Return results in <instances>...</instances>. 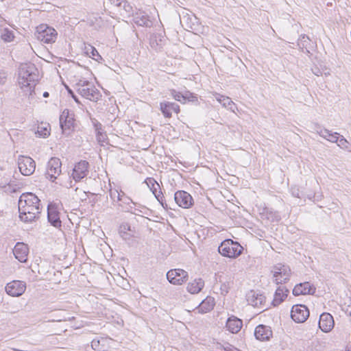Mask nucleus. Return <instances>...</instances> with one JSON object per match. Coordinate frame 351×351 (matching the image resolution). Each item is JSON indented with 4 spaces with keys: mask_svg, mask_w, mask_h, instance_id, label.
<instances>
[{
    "mask_svg": "<svg viewBox=\"0 0 351 351\" xmlns=\"http://www.w3.org/2000/svg\"><path fill=\"white\" fill-rule=\"evenodd\" d=\"M42 206L40 200L32 193H23L19 199L20 219L25 223H32L39 218Z\"/></svg>",
    "mask_w": 351,
    "mask_h": 351,
    "instance_id": "obj_1",
    "label": "nucleus"
},
{
    "mask_svg": "<svg viewBox=\"0 0 351 351\" xmlns=\"http://www.w3.org/2000/svg\"><path fill=\"white\" fill-rule=\"evenodd\" d=\"M38 70L31 62L21 64L19 68V83L26 95L32 97L38 81Z\"/></svg>",
    "mask_w": 351,
    "mask_h": 351,
    "instance_id": "obj_2",
    "label": "nucleus"
},
{
    "mask_svg": "<svg viewBox=\"0 0 351 351\" xmlns=\"http://www.w3.org/2000/svg\"><path fill=\"white\" fill-rule=\"evenodd\" d=\"M243 251V247L237 242L230 239L223 241L218 247V252L223 256L236 258Z\"/></svg>",
    "mask_w": 351,
    "mask_h": 351,
    "instance_id": "obj_3",
    "label": "nucleus"
},
{
    "mask_svg": "<svg viewBox=\"0 0 351 351\" xmlns=\"http://www.w3.org/2000/svg\"><path fill=\"white\" fill-rule=\"evenodd\" d=\"M271 273L274 282L276 285L287 283L291 278V270L289 265L277 263L271 267Z\"/></svg>",
    "mask_w": 351,
    "mask_h": 351,
    "instance_id": "obj_4",
    "label": "nucleus"
},
{
    "mask_svg": "<svg viewBox=\"0 0 351 351\" xmlns=\"http://www.w3.org/2000/svg\"><path fill=\"white\" fill-rule=\"evenodd\" d=\"M60 126L62 134L69 136L75 130V114L69 109H64L60 116Z\"/></svg>",
    "mask_w": 351,
    "mask_h": 351,
    "instance_id": "obj_5",
    "label": "nucleus"
},
{
    "mask_svg": "<svg viewBox=\"0 0 351 351\" xmlns=\"http://www.w3.org/2000/svg\"><path fill=\"white\" fill-rule=\"evenodd\" d=\"M57 35L56 30L46 24L38 26L35 33V36L38 40L47 44L55 43Z\"/></svg>",
    "mask_w": 351,
    "mask_h": 351,
    "instance_id": "obj_6",
    "label": "nucleus"
},
{
    "mask_svg": "<svg viewBox=\"0 0 351 351\" xmlns=\"http://www.w3.org/2000/svg\"><path fill=\"white\" fill-rule=\"evenodd\" d=\"M62 162L58 158L52 157L47 162V171L45 173L46 178L51 182L57 178L61 173Z\"/></svg>",
    "mask_w": 351,
    "mask_h": 351,
    "instance_id": "obj_7",
    "label": "nucleus"
},
{
    "mask_svg": "<svg viewBox=\"0 0 351 351\" xmlns=\"http://www.w3.org/2000/svg\"><path fill=\"white\" fill-rule=\"evenodd\" d=\"M309 314V310L304 304L293 305L291 310V317L296 323L304 322Z\"/></svg>",
    "mask_w": 351,
    "mask_h": 351,
    "instance_id": "obj_8",
    "label": "nucleus"
},
{
    "mask_svg": "<svg viewBox=\"0 0 351 351\" xmlns=\"http://www.w3.org/2000/svg\"><path fill=\"white\" fill-rule=\"evenodd\" d=\"M47 219L49 223L56 228L62 227V221L60 218L58 205L54 202H50L47 206Z\"/></svg>",
    "mask_w": 351,
    "mask_h": 351,
    "instance_id": "obj_9",
    "label": "nucleus"
},
{
    "mask_svg": "<svg viewBox=\"0 0 351 351\" xmlns=\"http://www.w3.org/2000/svg\"><path fill=\"white\" fill-rule=\"evenodd\" d=\"M188 273L181 269H171L167 273V278L171 284L180 285L188 280Z\"/></svg>",
    "mask_w": 351,
    "mask_h": 351,
    "instance_id": "obj_10",
    "label": "nucleus"
},
{
    "mask_svg": "<svg viewBox=\"0 0 351 351\" xmlns=\"http://www.w3.org/2000/svg\"><path fill=\"white\" fill-rule=\"evenodd\" d=\"M18 166L21 173L24 176L32 174L36 169V162L30 157L20 156L18 160Z\"/></svg>",
    "mask_w": 351,
    "mask_h": 351,
    "instance_id": "obj_11",
    "label": "nucleus"
},
{
    "mask_svg": "<svg viewBox=\"0 0 351 351\" xmlns=\"http://www.w3.org/2000/svg\"><path fill=\"white\" fill-rule=\"evenodd\" d=\"M5 289L9 295L19 297L24 293L26 289V283L21 280H13L6 285Z\"/></svg>",
    "mask_w": 351,
    "mask_h": 351,
    "instance_id": "obj_12",
    "label": "nucleus"
},
{
    "mask_svg": "<svg viewBox=\"0 0 351 351\" xmlns=\"http://www.w3.org/2000/svg\"><path fill=\"white\" fill-rule=\"evenodd\" d=\"M166 43L167 38L165 33H153L149 37V46L156 52L162 51Z\"/></svg>",
    "mask_w": 351,
    "mask_h": 351,
    "instance_id": "obj_13",
    "label": "nucleus"
},
{
    "mask_svg": "<svg viewBox=\"0 0 351 351\" xmlns=\"http://www.w3.org/2000/svg\"><path fill=\"white\" fill-rule=\"evenodd\" d=\"M176 203L183 208H189L193 204L192 196L185 191H178L174 194Z\"/></svg>",
    "mask_w": 351,
    "mask_h": 351,
    "instance_id": "obj_14",
    "label": "nucleus"
},
{
    "mask_svg": "<svg viewBox=\"0 0 351 351\" xmlns=\"http://www.w3.org/2000/svg\"><path fill=\"white\" fill-rule=\"evenodd\" d=\"M147 180L148 186L150 188L152 193L154 195L155 197L159 202L161 206L166 210L169 208L165 200V197L161 190L160 189V191H157V187L160 189V185L153 178H149L147 179Z\"/></svg>",
    "mask_w": 351,
    "mask_h": 351,
    "instance_id": "obj_15",
    "label": "nucleus"
},
{
    "mask_svg": "<svg viewBox=\"0 0 351 351\" xmlns=\"http://www.w3.org/2000/svg\"><path fill=\"white\" fill-rule=\"evenodd\" d=\"M88 167L89 163L86 160H80L73 169V178L75 181H80L85 178L88 173Z\"/></svg>",
    "mask_w": 351,
    "mask_h": 351,
    "instance_id": "obj_16",
    "label": "nucleus"
},
{
    "mask_svg": "<svg viewBox=\"0 0 351 351\" xmlns=\"http://www.w3.org/2000/svg\"><path fill=\"white\" fill-rule=\"evenodd\" d=\"M160 110L165 118H171L172 112L178 114L180 111V106L175 102L163 101L160 103Z\"/></svg>",
    "mask_w": 351,
    "mask_h": 351,
    "instance_id": "obj_17",
    "label": "nucleus"
},
{
    "mask_svg": "<svg viewBox=\"0 0 351 351\" xmlns=\"http://www.w3.org/2000/svg\"><path fill=\"white\" fill-rule=\"evenodd\" d=\"M316 287L309 282H301L296 285L292 291L293 295L298 296L300 295H313L315 293Z\"/></svg>",
    "mask_w": 351,
    "mask_h": 351,
    "instance_id": "obj_18",
    "label": "nucleus"
},
{
    "mask_svg": "<svg viewBox=\"0 0 351 351\" xmlns=\"http://www.w3.org/2000/svg\"><path fill=\"white\" fill-rule=\"evenodd\" d=\"M77 91L83 97L92 101H97L101 97L99 90L97 89L95 86L78 88H77Z\"/></svg>",
    "mask_w": 351,
    "mask_h": 351,
    "instance_id": "obj_19",
    "label": "nucleus"
},
{
    "mask_svg": "<svg viewBox=\"0 0 351 351\" xmlns=\"http://www.w3.org/2000/svg\"><path fill=\"white\" fill-rule=\"evenodd\" d=\"M319 328L324 332H330L335 325L333 317L328 313H323L319 316Z\"/></svg>",
    "mask_w": 351,
    "mask_h": 351,
    "instance_id": "obj_20",
    "label": "nucleus"
},
{
    "mask_svg": "<svg viewBox=\"0 0 351 351\" xmlns=\"http://www.w3.org/2000/svg\"><path fill=\"white\" fill-rule=\"evenodd\" d=\"M273 332L271 327L263 324L257 326L254 330V336L256 339L265 341H268L272 337Z\"/></svg>",
    "mask_w": 351,
    "mask_h": 351,
    "instance_id": "obj_21",
    "label": "nucleus"
},
{
    "mask_svg": "<svg viewBox=\"0 0 351 351\" xmlns=\"http://www.w3.org/2000/svg\"><path fill=\"white\" fill-rule=\"evenodd\" d=\"M28 253V246L23 243H17L13 249L15 258L21 263H25L27 261Z\"/></svg>",
    "mask_w": 351,
    "mask_h": 351,
    "instance_id": "obj_22",
    "label": "nucleus"
},
{
    "mask_svg": "<svg viewBox=\"0 0 351 351\" xmlns=\"http://www.w3.org/2000/svg\"><path fill=\"white\" fill-rule=\"evenodd\" d=\"M289 293V290L286 287H278L274 293L271 304L274 306H277L280 304L286 299Z\"/></svg>",
    "mask_w": 351,
    "mask_h": 351,
    "instance_id": "obj_23",
    "label": "nucleus"
},
{
    "mask_svg": "<svg viewBox=\"0 0 351 351\" xmlns=\"http://www.w3.org/2000/svg\"><path fill=\"white\" fill-rule=\"evenodd\" d=\"M247 301L254 306L263 307L265 302V297L263 294L251 291L247 295Z\"/></svg>",
    "mask_w": 351,
    "mask_h": 351,
    "instance_id": "obj_24",
    "label": "nucleus"
},
{
    "mask_svg": "<svg viewBox=\"0 0 351 351\" xmlns=\"http://www.w3.org/2000/svg\"><path fill=\"white\" fill-rule=\"evenodd\" d=\"M242 326L243 322L241 319L232 316L227 319L226 327L230 332L235 334L240 331Z\"/></svg>",
    "mask_w": 351,
    "mask_h": 351,
    "instance_id": "obj_25",
    "label": "nucleus"
},
{
    "mask_svg": "<svg viewBox=\"0 0 351 351\" xmlns=\"http://www.w3.org/2000/svg\"><path fill=\"white\" fill-rule=\"evenodd\" d=\"M298 45L299 48L306 53H310L309 49L313 47L311 45L309 37L306 34H302L298 40Z\"/></svg>",
    "mask_w": 351,
    "mask_h": 351,
    "instance_id": "obj_26",
    "label": "nucleus"
},
{
    "mask_svg": "<svg viewBox=\"0 0 351 351\" xmlns=\"http://www.w3.org/2000/svg\"><path fill=\"white\" fill-rule=\"evenodd\" d=\"M204 282L202 278L195 279L187 285V291L192 293H198L204 287Z\"/></svg>",
    "mask_w": 351,
    "mask_h": 351,
    "instance_id": "obj_27",
    "label": "nucleus"
},
{
    "mask_svg": "<svg viewBox=\"0 0 351 351\" xmlns=\"http://www.w3.org/2000/svg\"><path fill=\"white\" fill-rule=\"evenodd\" d=\"M317 133L320 136L331 143H336L338 141V137L340 135L338 132H332L330 130L325 128L317 131Z\"/></svg>",
    "mask_w": 351,
    "mask_h": 351,
    "instance_id": "obj_28",
    "label": "nucleus"
},
{
    "mask_svg": "<svg viewBox=\"0 0 351 351\" xmlns=\"http://www.w3.org/2000/svg\"><path fill=\"white\" fill-rule=\"evenodd\" d=\"M215 305V299L213 297L208 296L204 300L199 306V311L206 313L213 309Z\"/></svg>",
    "mask_w": 351,
    "mask_h": 351,
    "instance_id": "obj_29",
    "label": "nucleus"
},
{
    "mask_svg": "<svg viewBox=\"0 0 351 351\" xmlns=\"http://www.w3.org/2000/svg\"><path fill=\"white\" fill-rule=\"evenodd\" d=\"M121 193H122V196L119 199V201L121 202L123 204L126 205V206L124 208L126 212H130V213H131L132 214H135V215H137V213H136V210H138V211L142 213L141 210H140L138 209H136V208H134L133 210V207H132V206L131 204H132L135 205L136 203L134 202L130 197H129L128 196H125V193L121 191Z\"/></svg>",
    "mask_w": 351,
    "mask_h": 351,
    "instance_id": "obj_30",
    "label": "nucleus"
},
{
    "mask_svg": "<svg viewBox=\"0 0 351 351\" xmlns=\"http://www.w3.org/2000/svg\"><path fill=\"white\" fill-rule=\"evenodd\" d=\"M134 23L139 26L151 27L152 21L149 19L148 16L144 14H137L134 18Z\"/></svg>",
    "mask_w": 351,
    "mask_h": 351,
    "instance_id": "obj_31",
    "label": "nucleus"
},
{
    "mask_svg": "<svg viewBox=\"0 0 351 351\" xmlns=\"http://www.w3.org/2000/svg\"><path fill=\"white\" fill-rule=\"evenodd\" d=\"M128 231H131V226L129 223H124L120 225L119 233L125 241L130 240L132 237L130 234L128 233Z\"/></svg>",
    "mask_w": 351,
    "mask_h": 351,
    "instance_id": "obj_32",
    "label": "nucleus"
},
{
    "mask_svg": "<svg viewBox=\"0 0 351 351\" xmlns=\"http://www.w3.org/2000/svg\"><path fill=\"white\" fill-rule=\"evenodd\" d=\"M217 100L226 108H232V106L234 105V102L228 97H226L221 95H217L216 97Z\"/></svg>",
    "mask_w": 351,
    "mask_h": 351,
    "instance_id": "obj_33",
    "label": "nucleus"
},
{
    "mask_svg": "<svg viewBox=\"0 0 351 351\" xmlns=\"http://www.w3.org/2000/svg\"><path fill=\"white\" fill-rule=\"evenodd\" d=\"M86 53L90 58H92L96 61H99L100 60H102V58L98 53L97 50L91 45H89L88 47H86Z\"/></svg>",
    "mask_w": 351,
    "mask_h": 351,
    "instance_id": "obj_34",
    "label": "nucleus"
},
{
    "mask_svg": "<svg viewBox=\"0 0 351 351\" xmlns=\"http://www.w3.org/2000/svg\"><path fill=\"white\" fill-rule=\"evenodd\" d=\"M1 37L5 42H11L14 38V32L8 28H4Z\"/></svg>",
    "mask_w": 351,
    "mask_h": 351,
    "instance_id": "obj_35",
    "label": "nucleus"
},
{
    "mask_svg": "<svg viewBox=\"0 0 351 351\" xmlns=\"http://www.w3.org/2000/svg\"><path fill=\"white\" fill-rule=\"evenodd\" d=\"M36 134L39 137L46 138L49 135V130H48V125L47 126H43V125H38L37 128V130L36 132Z\"/></svg>",
    "mask_w": 351,
    "mask_h": 351,
    "instance_id": "obj_36",
    "label": "nucleus"
},
{
    "mask_svg": "<svg viewBox=\"0 0 351 351\" xmlns=\"http://www.w3.org/2000/svg\"><path fill=\"white\" fill-rule=\"evenodd\" d=\"M96 138L97 141L101 145H103V143H106V141H108L107 134L104 131V130L97 131L96 132Z\"/></svg>",
    "mask_w": 351,
    "mask_h": 351,
    "instance_id": "obj_37",
    "label": "nucleus"
},
{
    "mask_svg": "<svg viewBox=\"0 0 351 351\" xmlns=\"http://www.w3.org/2000/svg\"><path fill=\"white\" fill-rule=\"evenodd\" d=\"M197 101H198L197 97L195 94L192 93L189 91L185 92L183 104H185L186 101L196 103V102H197Z\"/></svg>",
    "mask_w": 351,
    "mask_h": 351,
    "instance_id": "obj_38",
    "label": "nucleus"
},
{
    "mask_svg": "<svg viewBox=\"0 0 351 351\" xmlns=\"http://www.w3.org/2000/svg\"><path fill=\"white\" fill-rule=\"evenodd\" d=\"M170 95L176 101H180L181 102L182 104H183V101H184V94L180 93V92H178V91H176V90L174 89H171L170 90Z\"/></svg>",
    "mask_w": 351,
    "mask_h": 351,
    "instance_id": "obj_39",
    "label": "nucleus"
},
{
    "mask_svg": "<svg viewBox=\"0 0 351 351\" xmlns=\"http://www.w3.org/2000/svg\"><path fill=\"white\" fill-rule=\"evenodd\" d=\"M120 4H117L116 6L119 8H122L127 13L130 14L132 12V7L128 2L127 0L120 1Z\"/></svg>",
    "mask_w": 351,
    "mask_h": 351,
    "instance_id": "obj_40",
    "label": "nucleus"
},
{
    "mask_svg": "<svg viewBox=\"0 0 351 351\" xmlns=\"http://www.w3.org/2000/svg\"><path fill=\"white\" fill-rule=\"evenodd\" d=\"M75 86L77 88H86V87H93L95 86L94 84L86 80H80L78 82L76 83Z\"/></svg>",
    "mask_w": 351,
    "mask_h": 351,
    "instance_id": "obj_41",
    "label": "nucleus"
},
{
    "mask_svg": "<svg viewBox=\"0 0 351 351\" xmlns=\"http://www.w3.org/2000/svg\"><path fill=\"white\" fill-rule=\"evenodd\" d=\"M267 218L271 219L272 221H279L280 220V215L276 212L269 211L267 213Z\"/></svg>",
    "mask_w": 351,
    "mask_h": 351,
    "instance_id": "obj_42",
    "label": "nucleus"
},
{
    "mask_svg": "<svg viewBox=\"0 0 351 351\" xmlns=\"http://www.w3.org/2000/svg\"><path fill=\"white\" fill-rule=\"evenodd\" d=\"M336 143H337V145L341 148L348 147V142L342 135L339 136L338 141H337Z\"/></svg>",
    "mask_w": 351,
    "mask_h": 351,
    "instance_id": "obj_43",
    "label": "nucleus"
},
{
    "mask_svg": "<svg viewBox=\"0 0 351 351\" xmlns=\"http://www.w3.org/2000/svg\"><path fill=\"white\" fill-rule=\"evenodd\" d=\"M122 194H120L117 190H110V198L114 201L115 198L117 199V200H119V199L121 197Z\"/></svg>",
    "mask_w": 351,
    "mask_h": 351,
    "instance_id": "obj_44",
    "label": "nucleus"
},
{
    "mask_svg": "<svg viewBox=\"0 0 351 351\" xmlns=\"http://www.w3.org/2000/svg\"><path fill=\"white\" fill-rule=\"evenodd\" d=\"M99 346H100V341L99 339H94L91 341V347L94 350L100 351L101 348L99 347Z\"/></svg>",
    "mask_w": 351,
    "mask_h": 351,
    "instance_id": "obj_45",
    "label": "nucleus"
},
{
    "mask_svg": "<svg viewBox=\"0 0 351 351\" xmlns=\"http://www.w3.org/2000/svg\"><path fill=\"white\" fill-rule=\"evenodd\" d=\"M223 350L224 351H240V350L237 349L232 345L230 344L229 343H225L223 344Z\"/></svg>",
    "mask_w": 351,
    "mask_h": 351,
    "instance_id": "obj_46",
    "label": "nucleus"
},
{
    "mask_svg": "<svg viewBox=\"0 0 351 351\" xmlns=\"http://www.w3.org/2000/svg\"><path fill=\"white\" fill-rule=\"evenodd\" d=\"M92 122H93V125L95 128V132L103 130V126H102L101 123H99L97 120L94 119V120H93Z\"/></svg>",
    "mask_w": 351,
    "mask_h": 351,
    "instance_id": "obj_47",
    "label": "nucleus"
},
{
    "mask_svg": "<svg viewBox=\"0 0 351 351\" xmlns=\"http://www.w3.org/2000/svg\"><path fill=\"white\" fill-rule=\"evenodd\" d=\"M66 88L68 91L69 95L75 100V101L79 103L80 101L78 97L75 95L73 91L67 86H66Z\"/></svg>",
    "mask_w": 351,
    "mask_h": 351,
    "instance_id": "obj_48",
    "label": "nucleus"
},
{
    "mask_svg": "<svg viewBox=\"0 0 351 351\" xmlns=\"http://www.w3.org/2000/svg\"><path fill=\"white\" fill-rule=\"evenodd\" d=\"M213 349H215V351H221L223 350V344L216 343L213 346Z\"/></svg>",
    "mask_w": 351,
    "mask_h": 351,
    "instance_id": "obj_49",
    "label": "nucleus"
},
{
    "mask_svg": "<svg viewBox=\"0 0 351 351\" xmlns=\"http://www.w3.org/2000/svg\"><path fill=\"white\" fill-rule=\"evenodd\" d=\"M220 289H221L222 294H223V293L226 294L228 293V287L226 284L221 285Z\"/></svg>",
    "mask_w": 351,
    "mask_h": 351,
    "instance_id": "obj_50",
    "label": "nucleus"
},
{
    "mask_svg": "<svg viewBox=\"0 0 351 351\" xmlns=\"http://www.w3.org/2000/svg\"><path fill=\"white\" fill-rule=\"evenodd\" d=\"M346 313L350 317L351 316V306H348L346 310Z\"/></svg>",
    "mask_w": 351,
    "mask_h": 351,
    "instance_id": "obj_51",
    "label": "nucleus"
},
{
    "mask_svg": "<svg viewBox=\"0 0 351 351\" xmlns=\"http://www.w3.org/2000/svg\"><path fill=\"white\" fill-rule=\"evenodd\" d=\"M43 96L44 97H48L49 96V93L48 92H44Z\"/></svg>",
    "mask_w": 351,
    "mask_h": 351,
    "instance_id": "obj_52",
    "label": "nucleus"
},
{
    "mask_svg": "<svg viewBox=\"0 0 351 351\" xmlns=\"http://www.w3.org/2000/svg\"><path fill=\"white\" fill-rule=\"evenodd\" d=\"M316 75H319L318 73H314Z\"/></svg>",
    "mask_w": 351,
    "mask_h": 351,
    "instance_id": "obj_53",
    "label": "nucleus"
},
{
    "mask_svg": "<svg viewBox=\"0 0 351 351\" xmlns=\"http://www.w3.org/2000/svg\"><path fill=\"white\" fill-rule=\"evenodd\" d=\"M295 196H297L298 197H299V194H298V193H297V195H295Z\"/></svg>",
    "mask_w": 351,
    "mask_h": 351,
    "instance_id": "obj_54",
    "label": "nucleus"
},
{
    "mask_svg": "<svg viewBox=\"0 0 351 351\" xmlns=\"http://www.w3.org/2000/svg\"><path fill=\"white\" fill-rule=\"evenodd\" d=\"M241 351V350H240Z\"/></svg>",
    "mask_w": 351,
    "mask_h": 351,
    "instance_id": "obj_55",
    "label": "nucleus"
}]
</instances>
